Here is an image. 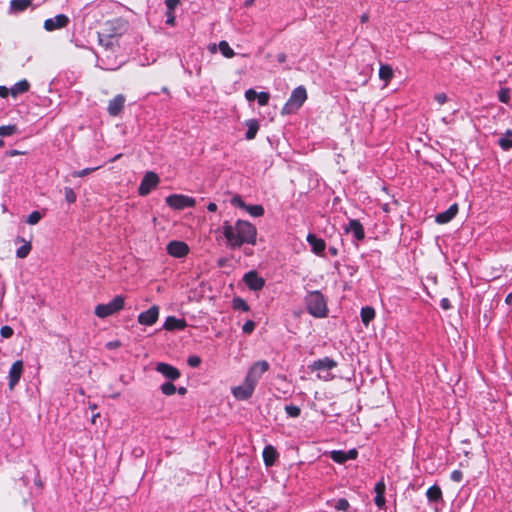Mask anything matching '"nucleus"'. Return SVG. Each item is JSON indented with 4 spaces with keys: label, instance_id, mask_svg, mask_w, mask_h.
Returning a JSON list of instances; mask_svg holds the SVG:
<instances>
[{
    "label": "nucleus",
    "instance_id": "45",
    "mask_svg": "<svg viewBox=\"0 0 512 512\" xmlns=\"http://www.w3.org/2000/svg\"><path fill=\"white\" fill-rule=\"evenodd\" d=\"M187 363L191 367H198L201 363V359L200 357L193 355L188 358Z\"/></svg>",
    "mask_w": 512,
    "mask_h": 512
},
{
    "label": "nucleus",
    "instance_id": "14",
    "mask_svg": "<svg viewBox=\"0 0 512 512\" xmlns=\"http://www.w3.org/2000/svg\"><path fill=\"white\" fill-rule=\"evenodd\" d=\"M358 452L356 449H350L348 451L333 450L329 453L330 458L339 464H343L348 460L356 459Z\"/></svg>",
    "mask_w": 512,
    "mask_h": 512
},
{
    "label": "nucleus",
    "instance_id": "29",
    "mask_svg": "<svg viewBox=\"0 0 512 512\" xmlns=\"http://www.w3.org/2000/svg\"><path fill=\"white\" fill-rule=\"evenodd\" d=\"M218 48L225 58H232L235 55L233 49L229 46L227 41H220L218 44Z\"/></svg>",
    "mask_w": 512,
    "mask_h": 512
},
{
    "label": "nucleus",
    "instance_id": "25",
    "mask_svg": "<svg viewBox=\"0 0 512 512\" xmlns=\"http://www.w3.org/2000/svg\"><path fill=\"white\" fill-rule=\"evenodd\" d=\"M245 126L247 127L246 139L247 140L254 139L259 130V124H258L257 120H255V119L247 120L245 122Z\"/></svg>",
    "mask_w": 512,
    "mask_h": 512
},
{
    "label": "nucleus",
    "instance_id": "16",
    "mask_svg": "<svg viewBox=\"0 0 512 512\" xmlns=\"http://www.w3.org/2000/svg\"><path fill=\"white\" fill-rule=\"evenodd\" d=\"M125 104V97L122 94L116 95L108 103L107 111L110 116H117L122 111Z\"/></svg>",
    "mask_w": 512,
    "mask_h": 512
},
{
    "label": "nucleus",
    "instance_id": "6",
    "mask_svg": "<svg viewBox=\"0 0 512 512\" xmlns=\"http://www.w3.org/2000/svg\"><path fill=\"white\" fill-rule=\"evenodd\" d=\"M166 204L175 210H182L195 206L196 200L186 195L172 194L166 198Z\"/></svg>",
    "mask_w": 512,
    "mask_h": 512
},
{
    "label": "nucleus",
    "instance_id": "50",
    "mask_svg": "<svg viewBox=\"0 0 512 512\" xmlns=\"http://www.w3.org/2000/svg\"><path fill=\"white\" fill-rule=\"evenodd\" d=\"M435 100L439 105H443L447 102L448 97L445 93H438L435 95Z\"/></svg>",
    "mask_w": 512,
    "mask_h": 512
},
{
    "label": "nucleus",
    "instance_id": "17",
    "mask_svg": "<svg viewBox=\"0 0 512 512\" xmlns=\"http://www.w3.org/2000/svg\"><path fill=\"white\" fill-rule=\"evenodd\" d=\"M344 230L346 233H352L357 241H361L365 237L363 226L356 219L350 220L348 225L345 226Z\"/></svg>",
    "mask_w": 512,
    "mask_h": 512
},
{
    "label": "nucleus",
    "instance_id": "42",
    "mask_svg": "<svg viewBox=\"0 0 512 512\" xmlns=\"http://www.w3.org/2000/svg\"><path fill=\"white\" fill-rule=\"evenodd\" d=\"M255 322L252 321V320H248L244 323L243 327H242V330L245 334H250L254 331L255 329Z\"/></svg>",
    "mask_w": 512,
    "mask_h": 512
},
{
    "label": "nucleus",
    "instance_id": "22",
    "mask_svg": "<svg viewBox=\"0 0 512 512\" xmlns=\"http://www.w3.org/2000/svg\"><path fill=\"white\" fill-rule=\"evenodd\" d=\"M186 326V323L184 320L182 319H178L174 316H169L166 318L165 322H164V329L167 330V331H172V330H181V329H184Z\"/></svg>",
    "mask_w": 512,
    "mask_h": 512
},
{
    "label": "nucleus",
    "instance_id": "44",
    "mask_svg": "<svg viewBox=\"0 0 512 512\" xmlns=\"http://www.w3.org/2000/svg\"><path fill=\"white\" fill-rule=\"evenodd\" d=\"M0 334L3 338H10L13 335V329L10 326H2Z\"/></svg>",
    "mask_w": 512,
    "mask_h": 512
},
{
    "label": "nucleus",
    "instance_id": "57",
    "mask_svg": "<svg viewBox=\"0 0 512 512\" xmlns=\"http://www.w3.org/2000/svg\"><path fill=\"white\" fill-rule=\"evenodd\" d=\"M22 154H25V152H22V151H18V150H10L7 152V155L8 156H17V155H22Z\"/></svg>",
    "mask_w": 512,
    "mask_h": 512
},
{
    "label": "nucleus",
    "instance_id": "60",
    "mask_svg": "<svg viewBox=\"0 0 512 512\" xmlns=\"http://www.w3.org/2000/svg\"><path fill=\"white\" fill-rule=\"evenodd\" d=\"M368 20H369V15L367 13H364L363 15H361L360 21L362 23H366Z\"/></svg>",
    "mask_w": 512,
    "mask_h": 512
},
{
    "label": "nucleus",
    "instance_id": "51",
    "mask_svg": "<svg viewBox=\"0 0 512 512\" xmlns=\"http://www.w3.org/2000/svg\"><path fill=\"white\" fill-rule=\"evenodd\" d=\"M375 493L376 495H380V494H384L385 492V484L383 481H380L378 482L376 485H375Z\"/></svg>",
    "mask_w": 512,
    "mask_h": 512
},
{
    "label": "nucleus",
    "instance_id": "35",
    "mask_svg": "<svg viewBox=\"0 0 512 512\" xmlns=\"http://www.w3.org/2000/svg\"><path fill=\"white\" fill-rule=\"evenodd\" d=\"M100 168V166L98 167H92V168H85V169H82V170H78V171H74L71 173V176L74 177V178H77V177H84L96 170H98Z\"/></svg>",
    "mask_w": 512,
    "mask_h": 512
},
{
    "label": "nucleus",
    "instance_id": "24",
    "mask_svg": "<svg viewBox=\"0 0 512 512\" xmlns=\"http://www.w3.org/2000/svg\"><path fill=\"white\" fill-rule=\"evenodd\" d=\"M29 88H30L29 82L27 80L23 79V80H20L19 82H17L16 84H14L10 88V94L13 97H17L19 94L27 92L29 90Z\"/></svg>",
    "mask_w": 512,
    "mask_h": 512
},
{
    "label": "nucleus",
    "instance_id": "47",
    "mask_svg": "<svg viewBox=\"0 0 512 512\" xmlns=\"http://www.w3.org/2000/svg\"><path fill=\"white\" fill-rule=\"evenodd\" d=\"M349 507V503L346 499H339L336 503V509L346 511Z\"/></svg>",
    "mask_w": 512,
    "mask_h": 512
},
{
    "label": "nucleus",
    "instance_id": "19",
    "mask_svg": "<svg viewBox=\"0 0 512 512\" xmlns=\"http://www.w3.org/2000/svg\"><path fill=\"white\" fill-rule=\"evenodd\" d=\"M306 240L311 246V250L313 253L321 255L324 252L326 244L323 239L316 237V235L312 233H309L307 235Z\"/></svg>",
    "mask_w": 512,
    "mask_h": 512
},
{
    "label": "nucleus",
    "instance_id": "36",
    "mask_svg": "<svg viewBox=\"0 0 512 512\" xmlns=\"http://www.w3.org/2000/svg\"><path fill=\"white\" fill-rule=\"evenodd\" d=\"M161 391L163 394L170 396L176 392V387L173 383L166 382L161 385Z\"/></svg>",
    "mask_w": 512,
    "mask_h": 512
},
{
    "label": "nucleus",
    "instance_id": "62",
    "mask_svg": "<svg viewBox=\"0 0 512 512\" xmlns=\"http://www.w3.org/2000/svg\"><path fill=\"white\" fill-rule=\"evenodd\" d=\"M186 391H187V390H186V388H185V387H180V388L178 389V393H179V394H181V395H184V394L186 393Z\"/></svg>",
    "mask_w": 512,
    "mask_h": 512
},
{
    "label": "nucleus",
    "instance_id": "1",
    "mask_svg": "<svg viewBox=\"0 0 512 512\" xmlns=\"http://www.w3.org/2000/svg\"><path fill=\"white\" fill-rule=\"evenodd\" d=\"M222 232L227 241V246L236 249L244 244L255 245L257 240L256 227L245 220H237L234 225L225 221Z\"/></svg>",
    "mask_w": 512,
    "mask_h": 512
},
{
    "label": "nucleus",
    "instance_id": "11",
    "mask_svg": "<svg viewBox=\"0 0 512 512\" xmlns=\"http://www.w3.org/2000/svg\"><path fill=\"white\" fill-rule=\"evenodd\" d=\"M159 317V308L158 306H152L148 310L141 312L138 315V322L141 325L151 326L156 323Z\"/></svg>",
    "mask_w": 512,
    "mask_h": 512
},
{
    "label": "nucleus",
    "instance_id": "55",
    "mask_svg": "<svg viewBox=\"0 0 512 512\" xmlns=\"http://www.w3.org/2000/svg\"><path fill=\"white\" fill-rule=\"evenodd\" d=\"M10 94V89L5 86H0V97L6 98Z\"/></svg>",
    "mask_w": 512,
    "mask_h": 512
},
{
    "label": "nucleus",
    "instance_id": "56",
    "mask_svg": "<svg viewBox=\"0 0 512 512\" xmlns=\"http://www.w3.org/2000/svg\"><path fill=\"white\" fill-rule=\"evenodd\" d=\"M441 307H442L443 309H446V310H447V309H449V308H450L449 300H448V299H446V298H443V299L441 300Z\"/></svg>",
    "mask_w": 512,
    "mask_h": 512
},
{
    "label": "nucleus",
    "instance_id": "46",
    "mask_svg": "<svg viewBox=\"0 0 512 512\" xmlns=\"http://www.w3.org/2000/svg\"><path fill=\"white\" fill-rule=\"evenodd\" d=\"M450 478L454 482H460L463 479V473L460 470H454L451 472Z\"/></svg>",
    "mask_w": 512,
    "mask_h": 512
},
{
    "label": "nucleus",
    "instance_id": "52",
    "mask_svg": "<svg viewBox=\"0 0 512 512\" xmlns=\"http://www.w3.org/2000/svg\"><path fill=\"white\" fill-rule=\"evenodd\" d=\"M374 501H375V504H376L379 508L384 507V505H385V498H384V494L376 495V496H375Z\"/></svg>",
    "mask_w": 512,
    "mask_h": 512
},
{
    "label": "nucleus",
    "instance_id": "7",
    "mask_svg": "<svg viewBox=\"0 0 512 512\" xmlns=\"http://www.w3.org/2000/svg\"><path fill=\"white\" fill-rule=\"evenodd\" d=\"M159 182L160 178L155 172H146L138 188L139 195L147 196L154 188L157 187Z\"/></svg>",
    "mask_w": 512,
    "mask_h": 512
},
{
    "label": "nucleus",
    "instance_id": "26",
    "mask_svg": "<svg viewBox=\"0 0 512 512\" xmlns=\"http://www.w3.org/2000/svg\"><path fill=\"white\" fill-rule=\"evenodd\" d=\"M374 317L375 310L372 307L366 306L361 309V320L365 326H368Z\"/></svg>",
    "mask_w": 512,
    "mask_h": 512
},
{
    "label": "nucleus",
    "instance_id": "39",
    "mask_svg": "<svg viewBox=\"0 0 512 512\" xmlns=\"http://www.w3.org/2000/svg\"><path fill=\"white\" fill-rule=\"evenodd\" d=\"M64 195H65V200L68 203H74L76 201V194H75V192L73 191L72 188L65 187L64 188Z\"/></svg>",
    "mask_w": 512,
    "mask_h": 512
},
{
    "label": "nucleus",
    "instance_id": "32",
    "mask_svg": "<svg viewBox=\"0 0 512 512\" xmlns=\"http://www.w3.org/2000/svg\"><path fill=\"white\" fill-rule=\"evenodd\" d=\"M245 211L253 217H261L264 214V208L261 205H247Z\"/></svg>",
    "mask_w": 512,
    "mask_h": 512
},
{
    "label": "nucleus",
    "instance_id": "49",
    "mask_svg": "<svg viewBox=\"0 0 512 512\" xmlns=\"http://www.w3.org/2000/svg\"><path fill=\"white\" fill-rule=\"evenodd\" d=\"M258 93L254 89H248L245 92V97L248 101H254L257 98Z\"/></svg>",
    "mask_w": 512,
    "mask_h": 512
},
{
    "label": "nucleus",
    "instance_id": "43",
    "mask_svg": "<svg viewBox=\"0 0 512 512\" xmlns=\"http://www.w3.org/2000/svg\"><path fill=\"white\" fill-rule=\"evenodd\" d=\"M231 204L236 206V207H239L243 210L246 209L247 205L240 196H235L231 199Z\"/></svg>",
    "mask_w": 512,
    "mask_h": 512
},
{
    "label": "nucleus",
    "instance_id": "13",
    "mask_svg": "<svg viewBox=\"0 0 512 512\" xmlns=\"http://www.w3.org/2000/svg\"><path fill=\"white\" fill-rule=\"evenodd\" d=\"M243 280L245 284L248 286V288L253 291H259L265 285L264 279L258 276V274L255 271H250L246 273L243 277Z\"/></svg>",
    "mask_w": 512,
    "mask_h": 512
},
{
    "label": "nucleus",
    "instance_id": "3",
    "mask_svg": "<svg viewBox=\"0 0 512 512\" xmlns=\"http://www.w3.org/2000/svg\"><path fill=\"white\" fill-rule=\"evenodd\" d=\"M337 366V362L329 357L318 359L309 365L312 372H317L319 379L323 381H330L333 379L331 370Z\"/></svg>",
    "mask_w": 512,
    "mask_h": 512
},
{
    "label": "nucleus",
    "instance_id": "37",
    "mask_svg": "<svg viewBox=\"0 0 512 512\" xmlns=\"http://www.w3.org/2000/svg\"><path fill=\"white\" fill-rule=\"evenodd\" d=\"M285 411L289 417L296 418L300 415L301 410L298 406L295 405H286Z\"/></svg>",
    "mask_w": 512,
    "mask_h": 512
},
{
    "label": "nucleus",
    "instance_id": "30",
    "mask_svg": "<svg viewBox=\"0 0 512 512\" xmlns=\"http://www.w3.org/2000/svg\"><path fill=\"white\" fill-rule=\"evenodd\" d=\"M18 133L17 125H3L0 126V137H8Z\"/></svg>",
    "mask_w": 512,
    "mask_h": 512
},
{
    "label": "nucleus",
    "instance_id": "23",
    "mask_svg": "<svg viewBox=\"0 0 512 512\" xmlns=\"http://www.w3.org/2000/svg\"><path fill=\"white\" fill-rule=\"evenodd\" d=\"M32 4V0H11L9 12L19 13L26 10Z\"/></svg>",
    "mask_w": 512,
    "mask_h": 512
},
{
    "label": "nucleus",
    "instance_id": "31",
    "mask_svg": "<svg viewBox=\"0 0 512 512\" xmlns=\"http://www.w3.org/2000/svg\"><path fill=\"white\" fill-rule=\"evenodd\" d=\"M393 76V70L388 65H381L379 69V77L384 80L385 82H388Z\"/></svg>",
    "mask_w": 512,
    "mask_h": 512
},
{
    "label": "nucleus",
    "instance_id": "59",
    "mask_svg": "<svg viewBox=\"0 0 512 512\" xmlns=\"http://www.w3.org/2000/svg\"><path fill=\"white\" fill-rule=\"evenodd\" d=\"M505 303L507 305H512V293H509L505 298Z\"/></svg>",
    "mask_w": 512,
    "mask_h": 512
},
{
    "label": "nucleus",
    "instance_id": "53",
    "mask_svg": "<svg viewBox=\"0 0 512 512\" xmlns=\"http://www.w3.org/2000/svg\"><path fill=\"white\" fill-rule=\"evenodd\" d=\"M166 16H167L166 23L168 25H172L173 26L175 24V16H174L173 12L167 11Z\"/></svg>",
    "mask_w": 512,
    "mask_h": 512
},
{
    "label": "nucleus",
    "instance_id": "54",
    "mask_svg": "<svg viewBox=\"0 0 512 512\" xmlns=\"http://www.w3.org/2000/svg\"><path fill=\"white\" fill-rule=\"evenodd\" d=\"M120 345H121L120 341L115 340V341L108 342L106 344V347L111 350V349H116V348L120 347Z\"/></svg>",
    "mask_w": 512,
    "mask_h": 512
},
{
    "label": "nucleus",
    "instance_id": "4",
    "mask_svg": "<svg viewBox=\"0 0 512 512\" xmlns=\"http://www.w3.org/2000/svg\"><path fill=\"white\" fill-rule=\"evenodd\" d=\"M307 99V92L303 86L295 88L288 101L282 108V114H292L296 112Z\"/></svg>",
    "mask_w": 512,
    "mask_h": 512
},
{
    "label": "nucleus",
    "instance_id": "64",
    "mask_svg": "<svg viewBox=\"0 0 512 512\" xmlns=\"http://www.w3.org/2000/svg\"><path fill=\"white\" fill-rule=\"evenodd\" d=\"M284 60H285V55L284 54L278 55V61L279 62H283Z\"/></svg>",
    "mask_w": 512,
    "mask_h": 512
},
{
    "label": "nucleus",
    "instance_id": "48",
    "mask_svg": "<svg viewBox=\"0 0 512 512\" xmlns=\"http://www.w3.org/2000/svg\"><path fill=\"white\" fill-rule=\"evenodd\" d=\"M180 0H166L165 4L168 11L173 12V10L178 6Z\"/></svg>",
    "mask_w": 512,
    "mask_h": 512
},
{
    "label": "nucleus",
    "instance_id": "10",
    "mask_svg": "<svg viewBox=\"0 0 512 512\" xmlns=\"http://www.w3.org/2000/svg\"><path fill=\"white\" fill-rule=\"evenodd\" d=\"M166 250L170 256L182 258L188 254L189 247L183 241L173 240L167 244Z\"/></svg>",
    "mask_w": 512,
    "mask_h": 512
},
{
    "label": "nucleus",
    "instance_id": "28",
    "mask_svg": "<svg viewBox=\"0 0 512 512\" xmlns=\"http://www.w3.org/2000/svg\"><path fill=\"white\" fill-rule=\"evenodd\" d=\"M426 496L429 501L435 502V501H438L439 499H441L442 491H441L440 487H438L437 485H433L428 488V490L426 492Z\"/></svg>",
    "mask_w": 512,
    "mask_h": 512
},
{
    "label": "nucleus",
    "instance_id": "40",
    "mask_svg": "<svg viewBox=\"0 0 512 512\" xmlns=\"http://www.w3.org/2000/svg\"><path fill=\"white\" fill-rule=\"evenodd\" d=\"M499 101L502 103H508L510 100V91L508 88H502L498 93Z\"/></svg>",
    "mask_w": 512,
    "mask_h": 512
},
{
    "label": "nucleus",
    "instance_id": "34",
    "mask_svg": "<svg viewBox=\"0 0 512 512\" xmlns=\"http://www.w3.org/2000/svg\"><path fill=\"white\" fill-rule=\"evenodd\" d=\"M233 308L236 310H242V311H249V305L247 302L242 298H235L233 300Z\"/></svg>",
    "mask_w": 512,
    "mask_h": 512
},
{
    "label": "nucleus",
    "instance_id": "33",
    "mask_svg": "<svg viewBox=\"0 0 512 512\" xmlns=\"http://www.w3.org/2000/svg\"><path fill=\"white\" fill-rule=\"evenodd\" d=\"M31 251V244L29 242H26L24 245H22L21 247H19L16 251V256L18 258H25L28 256V254L30 253Z\"/></svg>",
    "mask_w": 512,
    "mask_h": 512
},
{
    "label": "nucleus",
    "instance_id": "41",
    "mask_svg": "<svg viewBox=\"0 0 512 512\" xmlns=\"http://www.w3.org/2000/svg\"><path fill=\"white\" fill-rule=\"evenodd\" d=\"M269 99H270V95H269V93H267V92H260V93H258V95H257L258 104H259L260 106H265V105H267V104H268V102H269Z\"/></svg>",
    "mask_w": 512,
    "mask_h": 512
},
{
    "label": "nucleus",
    "instance_id": "2",
    "mask_svg": "<svg viewBox=\"0 0 512 512\" xmlns=\"http://www.w3.org/2000/svg\"><path fill=\"white\" fill-rule=\"evenodd\" d=\"M306 308L309 314L316 318H323L327 316L328 308L327 303L319 291H311L305 298Z\"/></svg>",
    "mask_w": 512,
    "mask_h": 512
},
{
    "label": "nucleus",
    "instance_id": "63",
    "mask_svg": "<svg viewBox=\"0 0 512 512\" xmlns=\"http://www.w3.org/2000/svg\"><path fill=\"white\" fill-rule=\"evenodd\" d=\"M253 3H254V0H246L245 1V6L249 7V6L253 5Z\"/></svg>",
    "mask_w": 512,
    "mask_h": 512
},
{
    "label": "nucleus",
    "instance_id": "58",
    "mask_svg": "<svg viewBox=\"0 0 512 512\" xmlns=\"http://www.w3.org/2000/svg\"><path fill=\"white\" fill-rule=\"evenodd\" d=\"M208 211L215 212L217 210V205L213 202L209 203L207 206Z\"/></svg>",
    "mask_w": 512,
    "mask_h": 512
},
{
    "label": "nucleus",
    "instance_id": "20",
    "mask_svg": "<svg viewBox=\"0 0 512 512\" xmlns=\"http://www.w3.org/2000/svg\"><path fill=\"white\" fill-rule=\"evenodd\" d=\"M458 213V205H451L446 211L436 215V222L439 224H446L450 222Z\"/></svg>",
    "mask_w": 512,
    "mask_h": 512
},
{
    "label": "nucleus",
    "instance_id": "15",
    "mask_svg": "<svg viewBox=\"0 0 512 512\" xmlns=\"http://www.w3.org/2000/svg\"><path fill=\"white\" fill-rule=\"evenodd\" d=\"M23 373V362L21 360L15 361L9 370V388L13 390L18 384Z\"/></svg>",
    "mask_w": 512,
    "mask_h": 512
},
{
    "label": "nucleus",
    "instance_id": "8",
    "mask_svg": "<svg viewBox=\"0 0 512 512\" xmlns=\"http://www.w3.org/2000/svg\"><path fill=\"white\" fill-rule=\"evenodd\" d=\"M268 369L269 363L267 361H257L249 368L245 379L256 386L262 375L268 371Z\"/></svg>",
    "mask_w": 512,
    "mask_h": 512
},
{
    "label": "nucleus",
    "instance_id": "21",
    "mask_svg": "<svg viewBox=\"0 0 512 512\" xmlns=\"http://www.w3.org/2000/svg\"><path fill=\"white\" fill-rule=\"evenodd\" d=\"M264 464L271 467L275 464L278 458V452L272 445H266L262 452Z\"/></svg>",
    "mask_w": 512,
    "mask_h": 512
},
{
    "label": "nucleus",
    "instance_id": "18",
    "mask_svg": "<svg viewBox=\"0 0 512 512\" xmlns=\"http://www.w3.org/2000/svg\"><path fill=\"white\" fill-rule=\"evenodd\" d=\"M156 371L161 373L164 377L169 380H176L180 377V372L177 368L166 364V363H158L156 366Z\"/></svg>",
    "mask_w": 512,
    "mask_h": 512
},
{
    "label": "nucleus",
    "instance_id": "12",
    "mask_svg": "<svg viewBox=\"0 0 512 512\" xmlns=\"http://www.w3.org/2000/svg\"><path fill=\"white\" fill-rule=\"evenodd\" d=\"M69 18L64 14H58L53 18L44 21V29L47 31H54L67 26Z\"/></svg>",
    "mask_w": 512,
    "mask_h": 512
},
{
    "label": "nucleus",
    "instance_id": "5",
    "mask_svg": "<svg viewBox=\"0 0 512 512\" xmlns=\"http://www.w3.org/2000/svg\"><path fill=\"white\" fill-rule=\"evenodd\" d=\"M124 297L121 295H118L114 297L109 303L106 304H98L95 307V315L99 318H106L108 316H111L124 307Z\"/></svg>",
    "mask_w": 512,
    "mask_h": 512
},
{
    "label": "nucleus",
    "instance_id": "9",
    "mask_svg": "<svg viewBox=\"0 0 512 512\" xmlns=\"http://www.w3.org/2000/svg\"><path fill=\"white\" fill-rule=\"evenodd\" d=\"M255 387V385L244 379L242 384L232 388V394L237 400H247L253 395Z\"/></svg>",
    "mask_w": 512,
    "mask_h": 512
},
{
    "label": "nucleus",
    "instance_id": "38",
    "mask_svg": "<svg viewBox=\"0 0 512 512\" xmlns=\"http://www.w3.org/2000/svg\"><path fill=\"white\" fill-rule=\"evenodd\" d=\"M42 218V215L39 211H33L27 218V223L30 225L37 224Z\"/></svg>",
    "mask_w": 512,
    "mask_h": 512
},
{
    "label": "nucleus",
    "instance_id": "27",
    "mask_svg": "<svg viewBox=\"0 0 512 512\" xmlns=\"http://www.w3.org/2000/svg\"><path fill=\"white\" fill-rule=\"evenodd\" d=\"M499 146L503 150H509L512 148V130H507L506 133L499 138L498 140Z\"/></svg>",
    "mask_w": 512,
    "mask_h": 512
},
{
    "label": "nucleus",
    "instance_id": "61",
    "mask_svg": "<svg viewBox=\"0 0 512 512\" xmlns=\"http://www.w3.org/2000/svg\"><path fill=\"white\" fill-rule=\"evenodd\" d=\"M329 253L332 256H336L338 254V249L336 247H329Z\"/></svg>",
    "mask_w": 512,
    "mask_h": 512
}]
</instances>
